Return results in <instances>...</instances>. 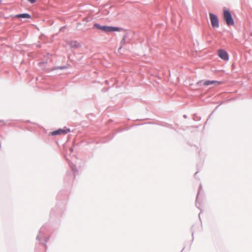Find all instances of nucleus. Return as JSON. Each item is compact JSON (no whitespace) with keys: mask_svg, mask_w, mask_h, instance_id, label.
Instances as JSON below:
<instances>
[{"mask_svg":"<svg viewBox=\"0 0 252 252\" xmlns=\"http://www.w3.org/2000/svg\"><path fill=\"white\" fill-rule=\"evenodd\" d=\"M94 27L96 29L106 32L120 31V28H119L107 26H101L98 24H95L94 25Z\"/></svg>","mask_w":252,"mask_h":252,"instance_id":"f257e3e1","label":"nucleus"},{"mask_svg":"<svg viewBox=\"0 0 252 252\" xmlns=\"http://www.w3.org/2000/svg\"><path fill=\"white\" fill-rule=\"evenodd\" d=\"M223 17L228 26H233L234 24V20L231 14L227 10L223 11Z\"/></svg>","mask_w":252,"mask_h":252,"instance_id":"f03ea898","label":"nucleus"},{"mask_svg":"<svg viewBox=\"0 0 252 252\" xmlns=\"http://www.w3.org/2000/svg\"><path fill=\"white\" fill-rule=\"evenodd\" d=\"M210 21L211 23L212 26L214 28H218L219 27V21L218 17L213 14L209 13Z\"/></svg>","mask_w":252,"mask_h":252,"instance_id":"7ed1b4c3","label":"nucleus"},{"mask_svg":"<svg viewBox=\"0 0 252 252\" xmlns=\"http://www.w3.org/2000/svg\"><path fill=\"white\" fill-rule=\"evenodd\" d=\"M70 132V129H59L57 130L54 131L51 133L52 135H65Z\"/></svg>","mask_w":252,"mask_h":252,"instance_id":"20e7f679","label":"nucleus"},{"mask_svg":"<svg viewBox=\"0 0 252 252\" xmlns=\"http://www.w3.org/2000/svg\"><path fill=\"white\" fill-rule=\"evenodd\" d=\"M218 55L220 58L224 61H228L229 60L227 53L223 50H219L218 51Z\"/></svg>","mask_w":252,"mask_h":252,"instance_id":"39448f33","label":"nucleus"},{"mask_svg":"<svg viewBox=\"0 0 252 252\" xmlns=\"http://www.w3.org/2000/svg\"><path fill=\"white\" fill-rule=\"evenodd\" d=\"M222 83L221 82L217 81H205L203 84L205 86H208L211 85H214L215 86H218L221 84Z\"/></svg>","mask_w":252,"mask_h":252,"instance_id":"423d86ee","label":"nucleus"},{"mask_svg":"<svg viewBox=\"0 0 252 252\" xmlns=\"http://www.w3.org/2000/svg\"><path fill=\"white\" fill-rule=\"evenodd\" d=\"M15 17L17 18H27L29 19L31 17V15L27 13L20 14L15 15Z\"/></svg>","mask_w":252,"mask_h":252,"instance_id":"0eeeda50","label":"nucleus"},{"mask_svg":"<svg viewBox=\"0 0 252 252\" xmlns=\"http://www.w3.org/2000/svg\"><path fill=\"white\" fill-rule=\"evenodd\" d=\"M30 3H33L36 1V0H28Z\"/></svg>","mask_w":252,"mask_h":252,"instance_id":"6e6552de","label":"nucleus"}]
</instances>
